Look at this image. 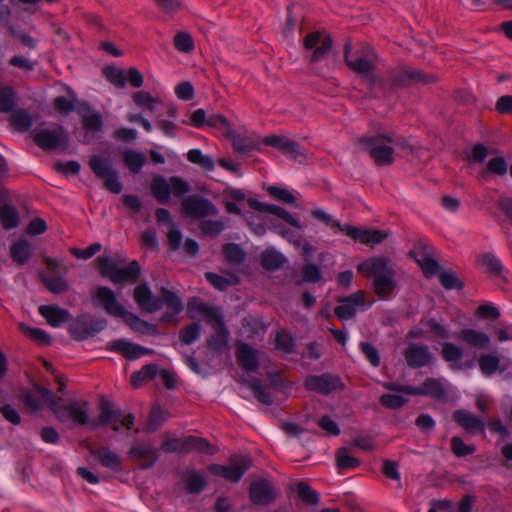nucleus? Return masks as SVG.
<instances>
[{"label": "nucleus", "instance_id": "1", "mask_svg": "<svg viewBox=\"0 0 512 512\" xmlns=\"http://www.w3.org/2000/svg\"><path fill=\"white\" fill-rule=\"evenodd\" d=\"M358 271L365 276L373 277V288L378 295L385 297L393 293L396 285L394 271L386 258L367 259L358 265Z\"/></svg>", "mask_w": 512, "mask_h": 512}, {"label": "nucleus", "instance_id": "2", "mask_svg": "<svg viewBox=\"0 0 512 512\" xmlns=\"http://www.w3.org/2000/svg\"><path fill=\"white\" fill-rule=\"evenodd\" d=\"M92 302L96 307H103L111 315L122 317L124 321L135 331L146 332L149 325L133 313L125 311L117 301L114 292L107 287H99L92 294Z\"/></svg>", "mask_w": 512, "mask_h": 512}, {"label": "nucleus", "instance_id": "3", "mask_svg": "<svg viewBox=\"0 0 512 512\" xmlns=\"http://www.w3.org/2000/svg\"><path fill=\"white\" fill-rule=\"evenodd\" d=\"M188 311L192 318L199 317L204 319L217 332V336L213 337L209 342V346L212 349H228L229 333L223 325L221 315L217 309L207 306L199 299H193L188 304Z\"/></svg>", "mask_w": 512, "mask_h": 512}, {"label": "nucleus", "instance_id": "4", "mask_svg": "<svg viewBox=\"0 0 512 512\" xmlns=\"http://www.w3.org/2000/svg\"><path fill=\"white\" fill-rule=\"evenodd\" d=\"M248 202L250 207L255 210L273 214L285 221L290 226L289 228H285L281 225H273L272 229L293 245L301 244V232H303L304 227L301 222L287 210L277 205L261 203L255 199H249Z\"/></svg>", "mask_w": 512, "mask_h": 512}, {"label": "nucleus", "instance_id": "5", "mask_svg": "<svg viewBox=\"0 0 512 512\" xmlns=\"http://www.w3.org/2000/svg\"><path fill=\"white\" fill-rule=\"evenodd\" d=\"M187 117L188 121L185 123L190 126L199 129L209 126L226 138L231 140L235 139V133L230 122L221 114H211L207 116L203 109H196L188 112Z\"/></svg>", "mask_w": 512, "mask_h": 512}, {"label": "nucleus", "instance_id": "6", "mask_svg": "<svg viewBox=\"0 0 512 512\" xmlns=\"http://www.w3.org/2000/svg\"><path fill=\"white\" fill-rule=\"evenodd\" d=\"M394 140L390 136L378 135L359 141L362 149L369 152L378 165H388L394 160Z\"/></svg>", "mask_w": 512, "mask_h": 512}, {"label": "nucleus", "instance_id": "7", "mask_svg": "<svg viewBox=\"0 0 512 512\" xmlns=\"http://www.w3.org/2000/svg\"><path fill=\"white\" fill-rule=\"evenodd\" d=\"M52 411L62 423L84 425L89 422L87 401L73 400L63 404L61 400H56Z\"/></svg>", "mask_w": 512, "mask_h": 512}, {"label": "nucleus", "instance_id": "8", "mask_svg": "<svg viewBox=\"0 0 512 512\" xmlns=\"http://www.w3.org/2000/svg\"><path fill=\"white\" fill-rule=\"evenodd\" d=\"M92 426H108L114 431L119 432L122 429L131 430L134 425V417L131 414H122L113 409L110 402L102 400L100 402V414L98 419L91 423Z\"/></svg>", "mask_w": 512, "mask_h": 512}, {"label": "nucleus", "instance_id": "9", "mask_svg": "<svg viewBox=\"0 0 512 512\" xmlns=\"http://www.w3.org/2000/svg\"><path fill=\"white\" fill-rule=\"evenodd\" d=\"M33 141L44 150L64 149L68 139L62 127H39L32 133Z\"/></svg>", "mask_w": 512, "mask_h": 512}, {"label": "nucleus", "instance_id": "10", "mask_svg": "<svg viewBox=\"0 0 512 512\" xmlns=\"http://www.w3.org/2000/svg\"><path fill=\"white\" fill-rule=\"evenodd\" d=\"M90 167L93 172L104 180L105 187L112 193H120L122 184L118 180L117 173L112 167V163L108 158L94 156L90 160Z\"/></svg>", "mask_w": 512, "mask_h": 512}, {"label": "nucleus", "instance_id": "11", "mask_svg": "<svg viewBox=\"0 0 512 512\" xmlns=\"http://www.w3.org/2000/svg\"><path fill=\"white\" fill-rule=\"evenodd\" d=\"M336 224L337 228L341 232L350 236L355 241H359L367 245L374 246L382 243L389 236V232L384 230L355 227L350 224H341L340 222H337Z\"/></svg>", "mask_w": 512, "mask_h": 512}, {"label": "nucleus", "instance_id": "12", "mask_svg": "<svg viewBox=\"0 0 512 512\" xmlns=\"http://www.w3.org/2000/svg\"><path fill=\"white\" fill-rule=\"evenodd\" d=\"M351 44L345 45V60L347 65L353 71L366 75L369 74L373 68V60L375 57L374 51L370 46H364L355 54H351Z\"/></svg>", "mask_w": 512, "mask_h": 512}, {"label": "nucleus", "instance_id": "13", "mask_svg": "<svg viewBox=\"0 0 512 512\" xmlns=\"http://www.w3.org/2000/svg\"><path fill=\"white\" fill-rule=\"evenodd\" d=\"M250 459L243 455L235 456L230 465L213 464L209 471L215 476L222 477L228 481L238 482L245 471L250 467Z\"/></svg>", "mask_w": 512, "mask_h": 512}, {"label": "nucleus", "instance_id": "14", "mask_svg": "<svg viewBox=\"0 0 512 512\" xmlns=\"http://www.w3.org/2000/svg\"><path fill=\"white\" fill-rule=\"evenodd\" d=\"M197 450L199 452L212 453L211 445L202 438L188 436L179 439H162V451L167 452H189Z\"/></svg>", "mask_w": 512, "mask_h": 512}, {"label": "nucleus", "instance_id": "15", "mask_svg": "<svg viewBox=\"0 0 512 512\" xmlns=\"http://www.w3.org/2000/svg\"><path fill=\"white\" fill-rule=\"evenodd\" d=\"M46 264L52 275L42 274L41 278L45 286L52 293H62L68 289V283L63 276L57 275V272H68V268L62 261L52 258L46 259Z\"/></svg>", "mask_w": 512, "mask_h": 512}, {"label": "nucleus", "instance_id": "16", "mask_svg": "<svg viewBox=\"0 0 512 512\" xmlns=\"http://www.w3.org/2000/svg\"><path fill=\"white\" fill-rule=\"evenodd\" d=\"M182 210L184 214L196 219L214 216L218 213L212 202L196 196L185 199L182 203Z\"/></svg>", "mask_w": 512, "mask_h": 512}, {"label": "nucleus", "instance_id": "17", "mask_svg": "<svg viewBox=\"0 0 512 512\" xmlns=\"http://www.w3.org/2000/svg\"><path fill=\"white\" fill-rule=\"evenodd\" d=\"M24 404L31 411H36L47 405L51 410L55 406V397L46 388L40 386H34L31 390L24 394Z\"/></svg>", "mask_w": 512, "mask_h": 512}, {"label": "nucleus", "instance_id": "18", "mask_svg": "<svg viewBox=\"0 0 512 512\" xmlns=\"http://www.w3.org/2000/svg\"><path fill=\"white\" fill-rule=\"evenodd\" d=\"M360 309H365L364 294L357 292L342 300L335 309V314L341 321H346L352 319Z\"/></svg>", "mask_w": 512, "mask_h": 512}, {"label": "nucleus", "instance_id": "19", "mask_svg": "<svg viewBox=\"0 0 512 512\" xmlns=\"http://www.w3.org/2000/svg\"><path fill=\"white\" fill-rule=\"evenodd\" d=\"M457 338L476 349H488L491 345V336L480 329L464 328L458 333Z\"/></svg>", "mask_w": 512, "mask_h": 512}, {"label": "nucleus", "instance_id": "20", "mask_svg": "<svg viewBox=\"0 0 512 512\" xmlns=\"http://www.w3.org/2000/svg\"><path fill=\"white\" fill-rule=\"evenodd\" d=\"M400 391L410 395H430L442 398L445 395V385L441 380L427 379L421 387L403 386Z\"/></svg>", "mask_w": 512, "mask_h": 512}, {"label": "nucleus", "instance_id": "21", "mask_svg": "<svg viewBox=\"0 0 512 512\" xmlns=\"http://www.w3.org/2000/svg\"><path fill=\"white\" fill-rule=\"evenodd\" d=\"M408 364L412 367H422L433 363L434 356L424 345H411L405 351Z\"/></svg>", "mask_w": 512, "mask_h": 512}, {"label": "nucleus", "instance_id": "22", "mask_svg": "<svg viewBox=\"0 0 512 512\" xmlns=\"http://www.w3.org/2000/svg\"><path fill=\"white\" fill-rule=\"evenodd\" d=\"M189 191V185L181 178L162 179V202L182 197Z\"/></svg>", "mask_w": 512, "mask_h": 512}, {"label": "nucleus", "instance_id": "23", "mask_svg": "<svg viewBox=\"0 0 512 512\" xmlns=\"http://www.w3.org/2000/svg\"><path fill=\"white\" fill-rule=\"evenodd\" d=\"M237 361L243 370L247 372L256 371L259 365L258 353L249 345L239 343L237 348Z\"/></svg>", "mask_w": 512, "mask_h": 512}, {"label": "nucleus", "instance_id": "24", "mask_svg": "<svg viewBox=\"0 0 512 512\" xmlns=\"http://www.w3.org/2000/svg\"><path fill=\"white\" fill-rule=\"evenodd\" d=\"M453 419L457 422L461 427L467 430L470 433L482 432L485 431V424L482 419L474 416L467 410H457L453 414Z\"/></svg>", "mask_w": 512, "mask_h": 512}, {"label": "nucleus", "instance_id": "25", "mask_svg": "<svg viewBox=\"0 0 512 512\" xmlns=\"http://www.w3.org/2000/svg\"><path fill=\"white\" fill-rule=\"evenodd\" d=\"M264 143L272 147H276L284 150L288 155L293 157L295 160L301 161L304 158V154L300 151V147L297 143L290 141L279 135L267 136L264 139Z\"/></svg>", "mask_w": 512, "mask_h": 512}, {"label": "nucleus", "instance_id": "26", "mask_svg": "<svg viewBox=\"0 0 512 512\" xmlns=\"http://www.w3.org/2000/svg\"><path fill=\"white\" fill-rule=\"evenodd\" d=\"M250 497L253 503L264 505L273 500L274 491L268 481L258 480L251 485Z\"/></svg>", "mask_w": 512, "mask_h": 512}, {"label": "nucleus", "instance_id": "27", "mask_svg": "<svg viewBox=\"0 0 512 512\" xmlns=\"http://www.w3.org/2000/svg\"><path fill=\"white\" fill-rule=\"evenodd\" d=\"M410 254L414 257L426 277L430 278L439 273L440 267L438 263L423 247L411 251Z\"/></svg>", "mask_w": 512, "mask_h": 512}, {"label": "nucleus", "instance_id": "28", "mask_svg": "<svg viewBox=\"0 0 512 512\" xmlns=\"http://www.w3.org/2000/svg\"><path fill=\"white\" fill-rule=\"evenodd\" d=\"M162 320L172 318L183 309L181 299L173 292L162 288Z\"/></svg>", "mask_w": 512, "mask_h": 512}, {"label": "nucleus", "instance_id": "29", "mask_svg": "<svg viewBox=\"0 0 512 512\" xmlns=\"http://www.w3.org/2000/svg\"><path fill=\"white\" fill-rule=\"evenodd\" d=\"M340 384V379L332 375L311 377L307 380V385L309 388L325 394L337 389Z\"/></svg>", "mask_w": 512, "mask_h": 512}, {"label": "nucleus", "instance_id": "30", "mask_svg": "<svg viewBox=\"0 0 512 512\" xmlns=\"http://www.w3.org/2000/svg\"><path fill=\"white\" fill-rule=\"evenodd\" d=\"M39 313L53 327H58L69 318L68 311L55 305H42L39 307Z\"/></svg>", "mask_w": 512, "mask_h": 512}, {"label": "nucleus", "instance_id": "31", "mask_svg": "<svg viewBox=\"0 0 512 512\" xmlns=\"http://www.w3.org/2000/svg\"><path fill=\"white\" fill-rule=\"evenodd\" d=\"M111 351L122 354L129 360H135L145 354V349L139 345L127 342L125 340H117L109 345Z\"/></svg>", "mask_w": 512, "mask_h": 512}, {"label": "nucleus", "instance_id": "32", "mask_svg": "<svg viewBox=\"0 0 512 512\" xmlns=\"http://www.w3.org/2000/svg\"><path fill=\"white\" fill-rule=\"evenodd\" d=\"M134 298L142 310L151 312L157 308L156 300L153 298L148 287L144 284L135 288Z\"/></svg>", "mask_w": 512, "mask_h": 512}, {"label": "nucleus", "instance_id": "33", "mask_svg": "<svg viewBox=\"0 0 512 512\" xmlns=\"http://www.w3.org/2000/svg\"><path fill=\"white\" fill-rule=\"evenodd\" d=\"M158 373L157 364H148L143 366L140 370L131 375L130 382L134 388L143 386L148 381L152 380Z\"/></svg>", "mask_w": 512, "mask_h": 512}, {"label": "nucleus", "instance_id": "34", "mask_svg": "<svg viewBox=\"0 0 512 512\" xmlns=\"http://www.w3.org/2000/svg\"><path fill=\"white\" fill-rule=\"evenodd\" d=\"M11 257L20 265L27 263L32 255L30 244L26 240H18L11 246Z\"/></svg>", "mask_w": 512, "mask_h": 512}, {"label": "nucleus", "instance_id": "35", "mask_svg": "<svg viewBox=\"0 0 512 512\" xmlns=\"http://www.w3.org/2000/svg\"><path fill=\"white\" fill-rule=\"evenodd\" d=\"M187 160L195 165L200 166L207 172H212L215 169V163L212 157L203 154L200 149H190L187 152Z\"/></svg>", "mask_w": 512, "mask_h": 512}, {"label": "nucleus", "instance_id": "36", "mask_svg": "<svg viewBox=\"0 0 512 512\" xmlns=\"http://www.w3.org/2000/svg\"><path fill=\"white\" fill-rule=\"evenodd\" d=\"M83 126L88 131H99L103 125L102 116L99 112L91 110L88 107L81 109Z\"/></svg>", "mask_w": 512, "mask_h": 512}, {"label": "nucleus", "instance_id": "37", "mask_svg": "<svg viewBox=\"0 0 512 512\" xmlns=\"http://www.w3.org/2000/svg\"><path fill=\"white\" fill-rule=\"evenodd\" d=\"M286 262L285 256L274 248H268L262 254V264L268 270H276Z\"/></svg>", "mask_w": 512, "mask_h": 512}, {"label": "nucleus", "instance_id": "38", "mask_svg": "<svg viewBox=\"0 0 512 512\" xmlns=\"http://www.w3.org/2000/svg\"><path fill=\"white\" fill-rule=\"evenodd\" d=\"M94 455L103 466L111 470H117L119 468L120 458L115 452L111 451L109 448L100 447L97 450H95Z\"/></svg>", "mask_w": 512, "mask_h": 512}, {"label": "nucleus", "instance_id": "39", "mask_svg": "<svg viewBox=\"0 0 512 512\" xmlns=\"http://www.w3.org/2000/svg\"><path fill=\"white\" fill-rule=\"evenodd\" d=\"M19 215L16 209L10 205L0 207V223L6 230L16 228L19 225Z\"/></svg>", "mask_w": 512, "mask_h": 512}, {"label": "nucleus", "instance_id": "40", "mask_svg": "<svg viewBox=\"0 0 512 512\" xmlns=\"http://www.w3.org/2000/svg\"><path fill=\"white\" fill-rule=\"evenodd\" d=\"M140 272V267L136 261L131 262L129 265L125 267H117L115 271V275L118 278L117 281H112L113 283H122V282H134Z\"/></svg>", "mask_w": 512, "mask_h": 512}, {"label": "nucleus", "instance_id": "41", "mask_svg": "<svg viewBox=\"0 0 512 512\" xmlns=\"http://www.w3.org/2000/svg\"><path fill=\"white\" fill-rule=\"evenodd\" d=\"M162 224L169 225L168 240L173 249H178L182 242V233L172 221L168 211L162 209Z\"/></svg>", "mask_w": 512, "mask_h": 512}, {"label": "nucleus", "instance_id": "42", "mask_svg": "<svg viewBox=\"0 0 512 512\" xmlns=\"http://www.w3.org/2000/svg\"><path fill=\"white\" fill-rule=\"evenodd\" d=\"M185 482L191 493L198 494L206 486V479L203 473L191 470L185 474Z\"/></svg>", "mask_w": 512, "mask_h": 512}, {"label": "nucleus", "instance_id": "43", "mask_svg": "<svg viewBox=\"0 0 512 512\" xmlns=\"http://www.w3.org/2000/svg\"><path fill=\"white\" fill-rule=\"evenodd\" d=\"M500 316V310L492 302H485L479 305L475 310V317L483 321H496Z\"/></svg>", "mask_w": 512, "mask_h": 512}, {"label": "nucleus", "instance_id": "44", "mask_svg": "<svg viewBox=\"0 0 512 512\" xmlns=\"http://www.w3.org/2000/svg\"><path fill=\"white\" fill-rule=\"evenodd\" d=\"M478 364L483 374L491 376L497 372L500 365V359L497 355L483 354L480 356Z\"/></svg>", "mask_w": 512, "mask_h": 512}, {"label": "nucleus", "instance_id": "45", "mask_svg": "<svg viewBox=\"0 0 512 512\" xmlns=\"http://www.w3.org/2000/svg\"><path fill=\"white\" fill-rule=\"evenodd\" d=\"M123 159L129 170L136 173L143 167L146 157L142 153L133 150H127L123 154Z\"/></svg>", "mask_w": 512, "mask_h": 512}, {"label": "nucleus", "instance_id": "46", "mask_svg": "<svg viewBox=\"0 0 512 512\" xmlns=\"http://www.w3.org/2000/svg\"><path fill=\"white\" fill-rule=\"evenodd\" d=\"M442 355L446 362L451 365L457 364L463 355L462 349L454 343L445 342L442 345Z\"/></svg>", "mask_w": 512, "mask_h": 512}, {"label": "nucleus", "instance_id": "47", "mask_svg": "<svg viewBox=\"0 0 512 512\" xmlns=\"http://www.w3.org/2000/svg\"><path fill=\"white\" fill-rule=\"evenodd\" d=\"M19 328L22 333H24L33 341H36L40 344H48L50 342L49 335L40 328L30 327L25 323H20Z\"/></svg>", "mask_w": 512, "mask_h": 512}, {"label": "nucleus", "instance_id": "48", "mask_svg": "<svg viewBox=\"0 0 512 512\" xmlns=\"http://www.w3.org/2000/svg\"><path fill=\"white\" fill-rule=\"evenodd\" d=\"M16 94L14 90L9 86L0 88V111L8 113L12 111L15 106Z\"/></svg>", "mask_w": 512, "mask_h": 512}, {"label": "nucleus", "instance_id": "49", "mask_svg": "<svg viewBox=\"0 0 512 512\" xmlns=\"http://www.w3.org/2000/svg\"><path fill=\"white\" fill-rule=\"evenodd\" d=\"M12 125L19 131H27L32 126L31 116L24 110H17L11 116Z\"/></svg>", "mask_w": 512, "mask_h": 512}, {"label": "nucleus", "instance_id": "50", "mask_svg": "<svg viewBox=\"0 0 512 512\" xmlns=\"http://www.w3.org/2000/svg\"><path fill=\"white\" fill-rule=\"evenodd\" d=\"M336 461L340 469H354L360 465V461L351 456L346 449H340L336 453Z\"/></svg>", "mask_w": 512, "mask_h": 512}, {"label": "nucleus", "instance_id": "51", "mask_svg": "<svg viewBox=\"0 0 512 512\" xmlns=\"http://www.w3.org/2000/svg\"><path fill=\"white\" fill-rule=\"evenodd\" d=\"M481 265L490 273L500 275L503 270L501 261L493 254H484L480 258Z\"/></svg>", "mask_w": 512, "mask_h": 512}, {"label": "nucleus", "instance_id": "52", "mask_svg": "<svg viewBox=\"0 0 512 512\" xmlns=\"http://www.w3.org/2000/svg\"><path fill=\"white\" fill-rule=\"evenodd\" d=\"M175 48L183 53H190L194 49L192 37L186 32H179L174 37Z\"/></svg>", "mask_w": 512, "mask_h": 512}, {"label": "nucleus", "instance_id": "53", "mask_svg": "<svg viewBox=\"0 0 512 512\" xmlns=\"http://www.w3.org/2000/svg\"><path fill=\"white\" fill-rule=\"evenodd\" d=\"M106 78L116 87L123 88L126 85V73L124 70L107 67L104 69Z\"/></svg>", "mask_w": 512, "mask_h": 512}, {"label": "nucleus", "instance_id": "54", "mask_svg": "<svg viewBox=\"0 0 512 512\" xmlns=\"http://www.w3.org/2000/svg\"><path fill=\"white\" fill-rule=\"evenodd\" d=\"M98 269L100 273L108 277L111 281H117V277L115 275V271L117 270V265L112 262L108 257H99L97 259Z\"/></svg>", "mask_w": 512, "mask_h": 512}, {"label": "nucleus", "instance_id": "55", "mask_svg": "<svg viewBox=\"0 0 512 512\" xmlns=\"http://www.w3.org/2000/svg\"><path fill=\"white\" fill-rule=\"evenodd\" d=\"M332 48V40L330 38H324L320 45L313 50V54L311 56V62L317 63L325 60L331 51Z\"/></svg>", "mask_w": 512, "mask_h": 512}, {"label": "nucleus", "instance_id": "56", "mask_svg": "<svg viewBox=\"0 0 512 512\" xmlns=\"http://www.w3.org/2000/svg\"><path fill=\"white\" fill-rule=\"evenodd\" d=\"M276 348L284 353H290L293 350L294 341L285 331H279L275 337Z\"/></svg>", "mask_w": 512, "mask_h": 512}, {"label": "nucleus", "instance_id": "57", "mask_svg": "<svg viewBox=\"0 0 512 512\" xmlns=\"http://www.w3.org/2000/svg\"><path fill=\"white\" fill-rule=\"evenodd\" d=\"M439 280L446 289H461L462 283L453 271L439 273Z\"/></svg>", "mask_w": 512, "mask_h": 512}, {"label": "nucleus", "instance_id": "58", "mask_svg": "<svg viewBox=\"0 0 512 512\" xmlns=\"http://www.w3.org/2000/svg\"><path fill=\"white\" fill-rule=\"evenodd\" d=\"M425 325L428 330L437 338L447 339L450 337L449 329L435 319L426 321Z\"/></svg>", "mask_w": 512, "mask_h": 512}, {"label": "nucleus", "instance_id": "59", "mask_svg": "<svg viewBox=\"0 0 512 512\" xmlns=\"http://www.w3.org/2000/svg\"><path fill=\"white\" fill-rule=\"evenodd\" d=\"M268 192L274 198L281 200L285 203L294 204L296 202V198L294 197V195L286 188L270 186L268 187Z\"/></svg>", "mask_w": 512, "mask_h": 512}, {"label": "nucleus", "instance_id": "60", "mask_svg": "<svg viewBox=\"0 0 512 512\" xmlns=\"http://www.w3.org/2000/svg\"><path fill=\"white\" fill-rule=\"evenodd\" d=\"M321 269L315 264H306L302 268V277L304 282H319L321 280Z\"/></svg>", "mask_w": 512, "mask_h": 512}, {"label": "nucleus", "instance_id": "61", "mask_svg": "<svg viewBox=\"0 0 512 512\" xmlns=\"http://www.w3.org/2000/svg\"><path fill=\"white\" fill-rule=\"evenodd\" d=\"M135 104L145 110H153L156 105V101L146 92L140 91L133 95Z\"/></svg>", "mask_w": 512, "mask_h": 512}, {"label": "nucleus", "instance_id": "62", "mask_svg": "<svg viewBox=\"0 0 512 512\" xmlns=\"http://www.w3.org/2000/svg\"><path fill=\"white\" fill-rule=\"evenodd\" d=\"M200 336V326L198 324H192L184 328L180 333V338L183 343L189 345L195 342Z\"/></svg>", "mask_w": 512, "mask_h": 512}, {"label": "nucleus", "instance_id": "63", "mask_svg": "<svg viewBox=\"0 0 512 512\" xmlns=\"http://www.w3.org/2000/svg\"><path fill=\"white\" fill-rule=\"evenodd\" d=\"M407 399L401 395L395 394H384L380 398V403L391 409H396L402 407L406 403Z\"/></svg>", "mask_w": 512, "mask_h": 512}, {"label": "nucleus", "instance_id": "64", "mask_svg": "<svg viewBox=\"0 0 512 512\" xmlns=\"http://www.w3.org/2000/svg\"><path fill=\"white\" fill-rule=\"evenodd\" d=\"M225 227V223L221 220L202 221L201 229L204 234L210 236L218 235Z\"/></svg>", "mask_w": 512, "mask_h": 512}]
</instances>
